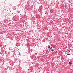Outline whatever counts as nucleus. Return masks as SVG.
Wrapping results in <instances>:
<instances>
[{"mask_svg": "<svg viewBox=\"0 0 73 73\" xmlns=\"http://www.w3.org/2000/svg\"><path fill=\"white\" fill-rule=\"evenodd\" d=\"M13 9L14 10H16V6H14L13 7Z\"/></svg>", "mask_w": 73, "mask_h": 73, "instance_id": "nucleus-1", "label": "nucleus"}, {"mask_svg": "<svg viewBox=\"0 0 73 73\" xmlns=\"http://www.w3.org/2000/svg\"><path fill=\"white\" fill-rule=\"evenodd\" d=\"M67 52H68V53H69V52H70V50H68L67 51Z\"/></svg>", "mask_w": 73, "mask_h": 73, "instance_id": "nucleus-2", "label": "nucleus"}, {"mask_svg": "<svg viewBox=\"0 0 73 73\" xmlns=\"http://www.w3.org/2000/svg\"><path fill=\"white\" fill-rule=\"evenodd\" d=\"M48 49H50V46H48Z\"/></svg>", "mask_w": 73, "mask_h": 73, "instance_id": "nucleus-3", "label": "nucleus"}, {"mask_svg": "<svg viewBox=\"0 0 73 73\" xmlns=\"http://www.w3.org/2000/svg\"><path fill=\"white\" fill-rule=\"evenodd\" d=\"M69 64H71V62H69Z\"/></svg>", "mask_w": 73, "mask_h": 73, "instance_id": "nucleus-4", "label": "nucleus"}, {"mask_svg": "<svg viewBox=\"0 0 73 73\" xmlns=\"http://www.w3.org/2000/svg\"><path fill=\"white\" fill-rule=\"evenodd\" d=\"M51 50L52 52H53V50Z\"/></svg>", "mask_w": 73, "mask_h": 73, "instance_id": "nucleus-5", "label": "nucleus"}, {"mask_svg": "<svg viewBox=\"0 0 73 73\" xmlns=\"http://www.w3.org/2000/svg\"><path fill=\"white\" fill-rule=\"evenodd\" d=\"M52 47H51V48H50V49H52Z\"/></svg>", "mask_w": 73, "mask_h": 73, "instance_id": "nucleus-6", "label": "nucleus"}, {"mask_svg": "<svg viewBox=\"0 0 73 73\" xmlns=\"http://www.w3.org/2000/svg\"><path fill=\"white\" fill-rule=\"evenodd\" d=\"M67 55H70V54H67Z\"/></svg>", "mask_w": 73, "mask_h": 73, "instance_id": "nucleus-7", "label": "nucleus"}, {"mask_svg": "<svg viewBox=\"0 0 73 73\" xmlns=\"http://www.w3.org/2000/svg\"><path fill=\"white\" fill-rule=\"evenodd\" d=\"M19 55H20V54H19Z\"/></svg>", "mask_w": 73, "mask_h": 73, "instance_id": "nucleus-8", "label": "nucleus"}, {"mask_svg": "<svg viewBox=\"0 0 73 73\" xmlns=\"http://www.w3.org/2000/svg\"><path fill=\"white\" fill-rule=\"evenodd\" d=\"M51 3H52V1H51Z\"/></svg>", "mask_w": 73, "mask_h": 73, "instance_id": "nucleus-9", "label": "nucleus"}]
</instances>
